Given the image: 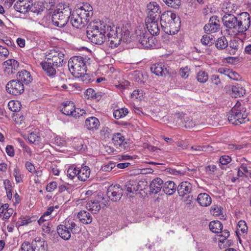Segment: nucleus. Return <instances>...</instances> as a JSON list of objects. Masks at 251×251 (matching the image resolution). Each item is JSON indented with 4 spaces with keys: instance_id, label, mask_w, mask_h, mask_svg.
Segmentation results:
<instances>
[{
    "instance_id": "44",
    "label": "nucleus",
    "mask_w": 251,
    "mask_h": 251,
    "mask_svg": "<svg viewBox=\"0 0 251 251\" xmlns=\"http://www.w3.org/2000/svg\"><path fill=\"white\" fill-rule=\"evenodd\" d=\"M133 79L135 81L139 82L140 84H144L145 82L143 75L139 72H134L133 73Z\"/></svg>"
},
{
    "instance_id": "19",
    "label": "nucleus",
    "mask_w": 251,
    "mask_h": 251,
    "mask_svg": "<svg viewBox=\"0 0 251 251\" xmlns=\"http://www.w3.org/2000/svg\"><path fill=\"white\" fill-rule=\"evenodd\" d=\"M192 185L188 181L180 183L177 187L178 194L180 197H184L189 194L192 191Z\"/></svg>"
},
{
    "instance_id": "32",
    "label": "nucleus",
    "mask_w": 251,
    "mask_h": 251,
    "mask_svg": "<svg viewBox=\"0 0 251 251\" xmlns=\"http://www.w3.org/2000/svg\"><path fill=\"white\" fill-rule=\"evenodd\" d=\"M63 108L61 109V112L66 115H71L73 112L75 105L72 101H67L63 103Z\"/></svg>"
},
{
    "instance_id": "4",
    "label": "nucleus",
    "mask_w": 251,
    "mask_h": 251,
    "mask_svg": "<svg viewBox=\"0 0 251 251\" xmlns=\"http://www.w3.org/2000/svg\"><path fill=\"white\" fill-rule=\"evenodd\" d=\"M89 9L86 11L84 9H79L76 14L73 11L71 13L70 22L72 25L76 28L83 27L89 22L93 15L92 7L89 6Z\"/></svg>"
},
{
    "instance_id": "58",
    "label": "nucleus",
    "mask_w": 251,
    "mask_h": 251,
    "mask_svg": "<svg viewBox=\"0 0 251 251\" xmlns=\"http://www.w3.org/2000/svg\"><path fill=\"white\" fill-rule=\"evenodd\" d=\"M6 152L9 156H14L15 154L13 147L11 145H7L5 149Z\"/></svg>"
},
{
    "instance_id": "36",
    "label": "nucleus",
    "mask_w": 251,
    "mask_h": 251,
    "mask_svg": "<svg viewBox=\"0 0 251 251\" xmlns=\"http://www.w3.org/2000/svg\"><path fill=\"white\" fill-rule=\"evenodd\" d=\"M86 207L88 210L91 211L94 213H97L100 209L99 202L95 201H92L87 202Z\"/></svg>"
},
{
    "instance_id": "12",
    "label": "nucleus",
    "mask_w": 251,
    "mask_h": 251,
    "mask_svg": "<svg viewBox=\"0 0 251 251\" xmlns=\"http://www.w3.org/2000/svg\"><path fill=\"white\" fill-rule=\"evenodd\" d=\"M237 19L238 17H237L233 14L227 13L226 12L222 20L224 25L226 28L229 29H235L237 31Z\"/></svg>"
},
{
    "instance_id": "57",
    "label": "nucleus",
    "mask_w": 251,
    "mask_h": 251,
    "mask_svg": "<svg viewBox=\"0 0 251 251\" xmlns=\"http://www.w3.org/2000/svg\"><path fill=\"white\" fill-rule=\"evenodd\" d=\"M40 137L34 133H31L28 137V140L32 143H34L36 141H38Z\"/></svg>"
},
{
    "instance_id": "9",
    "label": "nucleus",
    "mask_w": 251,
    "mask_h": 251,
    "mask_svg": "<svg viewBox=\"0 0 251 251\" xmlns=\"http://www.w3.org/2000/svg\"><path fill=\"white\" fill-rule=\"evenodd\" d=\"M237 32L245 33L251 25V17L248 12H242L238 16Z\"/></svg>"
},
{
    "instance_id": "3",
    "label": "nucleus",
    "mask_w": 251,
    "mask_h": 251,
    "mask_svg": "<svg viewBox=\"0 0 251 251\" xmlns=\"http://www.w3.org/2000/svg\"><path fill=\"white\" fill-rule=\"evenodd\" d=\"M71 13L72 9L69 5H59L52 14L51 19L54 25L59 27L65 26L70 19Z\"/></svg>"
},
{
    "instance_id": "24",
    "label": "nucleus",
    "mask_w": 251,
    "mask_h": 251,
    "mask_svg": "<svg viewBox=\"0 0 251 251\" xmlns=\"http://www.w3.org/2000/svg\"><path fill=\"white\" fill-rule=\"evenodd\" d=\"M57 231L58 235L64 240H68L71 238V232L67 226L59 225L57 227Z\"/></svg>"
},
{
    "instance_id": "10",
    "label": "nucleus",
    "mask_w": 251,
    "mask_h": 251,
    "mask_svg": "<svg viewBox=\"0 0 251 251\" xmlns=\"http://www.w3.org/2000/svg\"><path fill=\"white\" fill-rule=\"evenodd\" d=\"M6 90L9 94L17 96L23 93L25 89L24 84L16 79L11 80L7 83Z\"/></svg>"
},
{
    "instance_id": "48",
    "label": "nucleus",
    "mask_w": 251,
    "mask_h": 251,
    "mask_svg": "<svg viewBox=\"0 0 251 251\" xmlns=\"http://www.w3.org/2000/svg\"><path fill=\"white\" fill-rule=\"evenodd\" d=\"M237 230L241 231L243 233L247 232L248 227L245 221L241 220L238 222Z\"/></svg>"
},
{
    "instance_id": "38",
    "label": "nucleus",
    "mask_w": 251,
    "mask_h": 251,
    "mask_svg": "<svg viewBox=\"0 0 251 251\" xmlns=\"http://www.w3.org/2000/svg\"><path fill=\"white\" fill-rule=\"evenodd\" d=\"M14 7L17 11L21 13L25 14L28 12V3H20L19 2H16L14 4Z\"/></svg>"
},
{
    "instance_id": "8",
    "label": "nucleus",
    "mask_w": 251,
    "mask_h": 251,
    "mask_svg": "<svg viewBox=\"0 0 251 251\" xmlns=\"http://www.w3.org/2000/svg\"><path fill=\"white\" fill-rule=\"evenodd\" d=\"M137 40L143 48H151L155 46V38L151 36L145 28L136 30Z\"/></svg>"
},
{
    "instance_id": "51",
    "label": "nucleus",
    "mask_w": 251,
    "mask_h": 251,
    "mask_svg": "<svg viewBox=\"0 0 251 251\" xmlns=\"http://www.w3.org/2000/svg\"><path fill=\"white\" fill-rule=\"evenodd\" d=\"M80 77L81 78L82 81L86 84L88 83L93 80L92 78V76L88 74H86V73L84 75H82V76Z\"/></svg>"
},
{
    "instance_id": "5",
    "label": "nucleus",
    "mask_w": 251,
    "mask_h": 251,
    "mask_svg": "<svg viewBox=\"0 0 251 251\" xmlns=\"http://www.w3.org/2000/svg\"><path fill=\"white\" fill-rule=\"evenodd\" d=\"M69 71L74 76L79 78L86 72V66L82 57L74 56L70 59L68 63Z\"/></svg>"
},
{
    "instance_id": "35",
    "label": "nucleus",
    "mask_w": 251,
    "mask_h": 251,
    "mask_svg": "<svg viewBox=\"0 0 251 251\" xmlns=\"http://www.w3.org/2000/svg\"><path fill=\"white\" fill-rule=\"evenodd\" d=\"M112 140L115 145L120 147L126 143V142H125V138L124 136L120 133H117L114 134Z\"/></svg>"
},
{
    "instance_id": "52",
    "label": "nucleus",
    "mask_w": 251,
    "mask_h": 251,
    "mask_svg": "<svg viewBox=\"0 0 251 251\" xmlns=\"http://www.w3.org/2000/svg\"><path fill=\"white\" fill-rule=\"evenodd\" d=\"M13 175L15 176V180L17 183H20L22 181V178L21 175L20 174L18 168H15L14 170Z\"/></svg>"
},
{
    "instance_id": "1",
    "label": "nucleus",
    "mask_w": 251,
    "mask_h": 251,
    "mask_svg": "<svg viewBox=\"0 0 251 251\" xmlns=\"http://www.w3.org/2000/svg\"><path fill=\"white\" fill-rule=\"evenodd\" d=\"M66 63L64 52L59 50H51L46 53V58L40 65L48 76H54L56 69L62 67Z\"/></svg>"
},
{
    "instance_id": "56",
    "label": "nucleus",
    "mask_w": 251,
    "mask_h": 251,
    "mask_svg": "<svg viewBox=\"0 0 251 251\" xmlns=\"http://www.w3.org/2000/svg\"><path fill=\"white\" fill-rule=\"evenodd\" d=\"M216 166L214 165H208L205 168V170L208 175H211L216 171Z\"/></svg>"
},
{
    "instance_id": "47",
    "label": "nucleus",
    "mask_w": 251,
    "mask_h": 251,
    "mask_svg": "<svg viewBox=\"0 0 251 251\" xmlns=\"http://www.w3.org/2000/svg\"><path fill=\"white\" fill-rule=\"evenodd\" d=\"M77 168L71 166L67 171V176L69 178L73 179L75 176H77Z\"/></svg>"
},
{
    "instance_id": "31",
    "label": "nucleus",
    "mask_w": 251,
    "mask_h": 251,
    "mask_svg": "<svg viewBox=\"0 0 251 251\" xmlns=\"http://www.w3.org/2000/svg\"><path fill=\"white\" fill-rule=\"evenodd\" d=\"M85 125L89 130L98 129L100 125V122L97 118L91 117L86 120Z\"/></svg>"
},
{
    "instance_id": "55",
    "label": "nucleus",
    "mask_w": 251,
    "mask_h": 251,
    "mask_svg": "<svg viewBox=\"0 0 251 251\" xmlns=\"http://www.w3.org/2000/svg\"><path fill=\"white\" fill-rule=\"evenodd\" d=\"M222 232V234L221 235H219V236L221 237H223V239H220L219 241L222 243L224 242V241L226 240L227 238H228L229 236V232L226 230L225 229L224 230H222L221 232Z\"/></svg>"
},
{
    "instance_id": "59",
    "label": "nucleus",
    "mask_w": 251,
    "mask_h": 251,
    "mask_svg": "<svg viewBox=\"0 0 251 251\" xmlns=\"http://www.w3.org/2000/svg\"><path fill=\"white\" fill-rule=\"evenodd\" d=\"M228 77L235 80H238L240 79V76L236 72L232 71V70H231L230 74H229Z\"/></svg>"
},
{
    "instance_id": "16",
    "label": "nucleus",
    "mask_w": 251,
    "mask_h": 251,
    "mask_svg": "<svg viewBox=\"0 0 251 251\" xmlns=\"http://www.w3.org/2000/svg\"><path fill=\"white\" fill-rule=\"evenodd\" d=\"M3 66L4 73L9 75L16 73L19 68V63L15 59H10L3 62Z\"/></svg>"
},
{
    "instance_id": "6",
    "label": "nucleus",
    "mask_w": 251,
    "mask_h": 251,
    "mask_svg": "<svg viewBox=\"0 0 251 251\" xmlns=\"http://www.w3.org/2000/svg\"><path fill=\"white\" fill-rule=\"evenodd\" d=\"M117 35L108 38L107 45L111 48H115L120 45L121 41L126 43L129 41V31L126 26L116 27Z\"/></svg>"
},
{
    "instance_id": "33",
    "label": "nucleus",
    "mask_w": 251,
    "mask_h": 251,
    "mask_svg": "<svg viewBox=\"0 0 251 251\" xmlns=\"http://www.w3.org/2000/svg\"><path fill=\"white\" fill-rule=\"evenodd\" d=\"M209 227L212 232L219 233L222 231L223 226L219 221H213L210 222Z\"/></svg>"
},
{
    "instance_id": "30",
    "label": "nucleus",
    "mask_w": 251,
    "mask_h": 251,
    "mask_svg": "<svg viewBox=\"0 0 251 251\" xmlns=\"http://www.w3.org/2000/svg\"><path fill=\"white\" fill-rule=\"evenodd\" d=\"M246 93V90L240 85L237 84L232 86L230 95L232 97L237 98L243 96Z\"/></svg>"
},
{
    "instance_id": "34",
    "label": "nucleus",
    "mask_w": 251,
    "mask_h": 251,
    "mask_svg": "<svg viewBox=\"0 0 251 251\" xmlns=\"http://www.w3.org/2000/svg\"><path fill=\"white\" fill-rule=\"evenodd\" d=\"M201 42L203 45L210 47L215 43V40L214 36L211 33H207L202 36Z\"/></svg>"
},
{
    "instance_id": "49",
    "label": "nucleus",
    "mask_w": 251,
    "mask_h": 251,
    "mask_svg": "<svg viewBox=\"0 0 251 251\" xmlns=\"http://www.w3.org/2000/svg\"><path fill=\"white\" fill-rule=\"evenodd\" d=\"M85 113V111L82 109L78 108H75V107L74 109L73 110V112L72 114V116L74 117H79L80 116H82L83 114Z\"/></svg>"
},
{
    "instance_id": "17",
    "label": "nucleus",
    "mask_w": 251,
    "mask_h": 251,
    "mask_svg": "<svg viewBox=\"0 0 251 251\" xmlns=\"http://www.w3.org/2000/svg\"><path fill=\"white\" fill-rule=\"evenodd\" d=\"M158 20H153L151 19H146V25L148 31L151 35H157L160 32V28L158 23Z\"/></svg>"
},
{
    "instance_id": "62",
    "label": "nucleus",
    "mask_w": 251,
    "mask_h": 251,
    "mask_svg": "<svg viewBox=\"0 0 251 251\" xmlns=\"http://www.w3.org/2000/svg\"><path fill=\"white\" fill-rule=\"evenodd\" d=\"M230 71L231 70L230 69L225 68H220L218 70V73L226 75L228 77L229 76V74H230Z\"/></svg>"
},
{
    "instance_id": "54",
    "label": "nucleus",
    "mask_w": 251,
    "mask_h": 251,
    "mask_svg": "<svg viewBox=\"0 0 251 251\" xmlns=\"http://www.w3.org/2000/svg\"><path fill=\"white\" fill-rule=\"evenodd\" d=\"M115 165L114 163H110L101 167V170L105 172H109L115 167Z\"/></svg>"
},
{
    "instance_id": "20",
    "label": "nucleus",
    "mask_w": 251,
    "mask_h": 251,
    "mask_svg": "<svg viewBox=\"0 0 251 251\" xmlns=\"http://www.w3.org/2000/svg\"><path fill=\"white\" fill-rule=\"evenodd\" d=\"M177 17L176 14L171 11H167L163 12L161 16L160 15L159 17L162 28H163L164 25L166 26L170 22H172L173 20L176 19Z\"/></svg>"
},
{
    "instance_id": "29",
    "label": "nucleus",
    "mask_w": 251,
    "mask_h": 251,
    "mask_svg": "<svg viewBox=\"0 0 251 251\" xmlns=\"http://www.w3.org/2000/svg\"><path fill=\"white\" fill-rule=\"evenodd\" d=\"M79 221L83 224H89L92 221V217L90 213L86 211H81L77 214Z\"/></svg>"
},
{
    "instance_id": "11",
    "label": "nucleus",
    "mask_w": 251,
    "mask_h": 251,
    "mask_svg": "<svg viewBox=\"0 0 251 251\" xmlns=\"http://www.w3.org/2000/svg\"><path fill=\"white\" fill-rule=\"evenodd\" d=\"M123 190L119 184H112L109 186L107 190V196L112 201H119L123 196Z\"/></svg>"
},
{
    "instance_id": "2",
    "label": "nucleus",
    "mask_w": 251,
    "mask_h": 251,
    "mask_svg": "<svg viewBox=\"0 0 251 251\" xmlns=\"http://www.w3.org/2000/svg\"><path fill=\"white\" fill-rule=\"evenodd\" d=\"M105 27L109 28L101 21L90 23L87 28V37L92 43L101 45L105 39Z\"/></svg>"
},
{
    "instance_id": "21",
    "label": "nucleus",
    "mask_w": 251,
    "mask_h": 251,
    "mask_svg": "<svg viewBox=\"0 0 251 251\" xmlns=\"http://www.w3.org/2000/svg\"><path fill=\"white\" fill-rule=\"evenodd\" d=\"M17 79L21 83L27 85L32 81V78L29 72L23 70L18 73Z\"/></svg>"
},
{
    "instance_id": "23",
    "label": "nucleus",
    "mask_w": 251,
    "mask_h": 251,
    "mask_svg": "<svg viewBox=\"0 0 251 251\" xmlns=\"http://www.w3.org/2000/svg\"><path fill=\"white\" fill-rule=\"evenodd\" d=\"M151 70L152 73L158 76H163L168 73V70L161 63L152 65Z\"/></svg>"
},
{
    "instance_id": "7",
    "label": "nucleus",
    "mask_w": 251,
    "mask_h": 251,
    "mask_svg": "<svg viewBox=\"0 0 251 251\" xmlns=\"http://www.w3.org/2000/svg\"><path fill=\"white\" fill-rule=\"evenodd\" d=\"M236 107H232L226 115L229 122L234 125H238L249 121L246 109Z\"/></svg>"
},
{
    "instance_id": "18",
    "label": "nucleus",
    "mask_w": 251,
    "mask_h": 251,
    "mask_svg": "<svg viewBox=\"0 0 251 251\" xmlns=\"http://www.w3.org/2000/svg\"><path fill=\"white\" fill-rule=\"evenodd\" d=\"M163 181L159 177L153 179L149 185L150 193L156 194L163 189Z\"/></svg>"
},
{
    "instance_id": "15",
    "label": "nucleus",
    "mask_w": 251,
    "mask_h": 251,
    "mask_svg": "<svg viewBox=\"0 0 251 251\" xmlns=\"http://www.w3.org/2000/svg\"><path fill=\"white\" fill-rule=\"evenodd\" d=\"M180 26L179 18L177 17L168 24L166 26H163L162 29L164 31L168 34L174 35L178 32Z\"/></svg>"
},
{
    "instance_id": "28",
    "label": "nucleus",
    "mask_w": 251,
    "mask_h": 251,
    "mask_svg": "<svg viewBox=\"0 0 251 251\" xmlns=\"http://www.w3.org/2000/svg\"><path fill=\"white\" fill-rule=\"evenodd\" d=\"M176 191V184L172 181H167L163 183V191L169 195H173Z\"/></svg>"
},
{
    "instance_id": "13",
    "label": "nucleus",
    "mask_w": 251,
    "mask_h": 251,
    "mask_svg": "<svg viewBox=\"0 0 251 251\" xmlns=\"http://www.w3.org/2000/svg\"><path fill=\"white\" fill-rule=\"evenodd\" d=\"M221 29L218 17L213 16L210 18L209 23L206 24L203 29L206 33H214L219 31Z\"/></svg>"
},
{
    "instance_id": "45",
    "label": "nucleus",
    "mask_w": 251,
    "mask_h": 251,
    "mask_svg": "<svg viewBox=\"0 0 251 251\" xmlns=\"http://www.w3.org/2000/svg\"><path fill=\"white\" fill-rule=\"evenodd\" d=\"M107 27H108L109 28H108L105 27L104 28L106 30L105 35L106 34L108 38L117 35V32H116V27H114V26L111 27L109 25H107Z\"/></svg>"
},
{
    "instance_id": "50",
    "label": "nucleus",
    "mask_w": 251,
    "mask_h": 251,
    "mask_svg": "<svg viewBox=\"0 0 251 251\" xmlns=\"http://www.w3.org/2000/svg\"><path fill=\"white\" fill-rule=\"evenodd\" d=\"M231 161V158L228 155L222 156L219 159L220 163L223 165H226L230 163Z\"/></svg>"
},
{
    "instance_id": "64",
    "label": "nucleus",
    "mask_w": 251,
    "mask_h": 251,
    "mask_svg": "<svg viewBox=\"0 0 251 251\" xmlns=\"http://www.w3.org/2000/svg\"><path fill=\"white\" fill-rule=\"evenodd\" d=\"M144 148L145 149H148V150L150 151H155L156 150H159V149H158L157 147H154V146H152L151 145H149L147 143H145V144H144Z\"/></svg>"
},
{
    "instance_id": "37",
    "label": "nucleus",
    "mask_w": 251,
    "mask_h": 251,
    "mask_svg": "<svg viewBox=\"0 0 251 251\" xmlns=\"http://www.w3.org/2000/svg\"><path fill=\"white\" fill-rule=\"evenodd\" d=\"M228 46V42L225 36H222L218 38L215 43V47L218 50H222L226 48Z\"/></svg>"
},
{
    "instance_id": "63",
    "label": "nucleus",
    "mask_w": 251,
    "mask_h": 251,
    "mask_svg": "<svg viewBox=\"0 0 251 251\" xmlns=\"http://www.w3.org/2000/svg\"><path fill=\"white\" fill-rule=\"evenodd\" d=\"M211 80L212 82L215 85H218L221 83V81L218 75H213L211 76Z\"/></svg>"
},
{
    "instance_id": "43",
    "label": "nucleus",
    "mask_w": 251,
    "mask_h": 251,
    "mask_svg": "<svg viewBox=\"0 0 251 251\" xmlns=\"http://www.w3.org/2000/svg\"><path fill=\"white\" fill-rule=\"evenodd\" d=\"M184 126L186 128H191L195 127L196 126L195 122H193L192 118L186 116L184 118V123H183Z\"/></svg>"
},
{
    "instance_id": "53",
    "label": "nucleus",
    "mask_w": 251,
    "mask_h": 251,
    "mask_svg": "<svg viewBox=\"0 0 251 251\" xmlns=\"http://www.w3.org/2000/svg\"><path fill=\"white\" fill-rule=\"evenodd\" d=\"M180 75L182 78H186L189 76V69L187 67L180 69Z\"/></svg>"
},
{
    "instance_id": "39",
    "label": "nucleus",
    "mask_w": 251,
    "mask_h": 251,
    "mask_svg": "<svg viewBox=\"0 0 251 251\" xmlns=\"http://www.w3.org/2000/svg\"><path fill=\"white\" fill-rule=\"evenodd\" d=\"M65 226H67L68 229L70 231L71 230L73 234L78 233L80 230L79 226L70 220L68 221L67 224L66 223Z\"/></svg>"
},
{
    "instance_id": "25",
    "label": "nucleus",
    "mask_w": 251,
    "mask_h": 251,
    "mask_svg": "<svg viewBox=\"0 0 251 251\" xmlns=\"http://www.w3.org/2000/svg\"><path fill=\"white\" fill-rule=\"evenodd\" d=\"M197 201L199 204L202 206H208L211 203V198L206 193H201L200 194L197 199Z\"/></svg>"
},
{
    "instance_id": "60",
    "label": "nucleus",
    "mask_w": 251,
    "mask_h": 251,
    "mask_svg": "<svg viewBox=\"0 0 251 251\" xmlns=\"http://www.w3.org/2000/svg\"><path fill=\"white\" fill-rule=\"evenodd\" d=\"M57 187V183L56 182H50L46 187V190L48 192H52Z\"/></svg>"
},
{
    "instance_id": "22",
    "label": "nucleus",
    "mask_w": 251,
    "mask_h": 251,
    "mask_svg": "<svg viewBox=\"0 0 251 251\" xmlns=\"http://www.w3.org/2000/svg\"><path fill=\"white\" fill-rule=\"evenodd\" d=\"M35 251H47L48 244L46 241L40 237H36L32 243Z\"/></svg>"
},
{
    "instance_id": "41",
    "label": "nucleus",
    "mask_w": 251,
    "mask_h": 251,
    "mask_svg": "<svg viewBox=\"0 0 251 251\" xmlns=\"http://www.w3.org/2000/svg\"><path fill=\"white\" fill-rule=\"evenodd\" d=\"M9 109L13 112L19 111L21 108V104L19 101H14L13 100L10 101L8 103Z\"/></svg>"
},
{
    "instance_id": "40",
    "label": "nucleus",
    "mask_w": 251,
    "mask_h": 251,
    "mask_svg": "<svg viewBox=\"0 0 251 251\" xmlns=\"http://www.w3.org/2000/svg\"><path fill=\"white\" fill-rule=\"evenodd\" d=\"M197 79L200 83H205L208 79V75L204 71H199L197 75Z\"/></svg>"
},
{
    "instance_id": "27",
    "label": "nucleus",
    "mask_w": 251,
    "mask_h": 251,
    "mask_svg": "<svg viewBox=\"0 0 251 251\" xmlns=\"http://www.w3.org/2000/svg\"><path fill=\"white\" fill-rule=\"evenodd\" d=\"M77 174L78 178L81 181H84L89 177L90 170L88 166H85L80 169L78 168Z\"/></svg>"
},
{
    "instance_id": "42",
    "label": "nucleus",
    "mask_w": 251,
    "mask_h": 251,
    "mask_svg": "<svg viewBox=\"0 0 251 251\" xmlns=\"http://www.w3.org/2000/svg\"><path fill=\"white\" fill-rule=\"evenodd\" d=\"M135 182L133 181H129L127 182L125 186L126 190L129 193H132L134 191H138L139 189L138 185L135 186L134 184Z\"/></svg>"
},
{
    "instance_id": "14",
    "label": "nucleus",
    "mask_w": 251,
    "mask_h": 251,
    "mask_svg": "<svg viewBox=\"0 0 251 251\" xmlns=\"http://www.w3.org/2000/svg\"><path fill=\"white\" fill-rule=\"evenodd\" d=\"M146 11L148 15L146 19L153 20L159 19L161 10L160 6L156 2H151L148 4Z\"/></svg>"
},
{
    "instance_id": "46",
    "label": "nucleus",
    "mask_w": 251,
    "mask_h": 251,
    "mask_svg": "<svg viewBox=\"0 0 251 251\" xmlns=\"http://www.w3.org/2000/svg\"><path fill=\"white\" fill-rule=\"evenodd\" d=\"M21 251H35L32 244L29 242L25 241L21 246Z\"/></svg>"
},
{
    "instance_id": "26",
    "label": "nucleus",
    "mask_w": 251,
    "mask_h": 251,
    "mask_svg": "<svg viewBox=\"0 0 251 251\" xmlns=\"http://www.w3.org/2000/svg\"><path fill=\"white\" fill-rule=\"evenodd\" d=\"M45 8L44 3L42 2H36L31 5L28 4V12L30 11L39 15L43 12Z\"/></svg>"
},
{
    "instance_id": "61",
    "label": "nucleus",
    "mask_w": 251,
    "mask_h": 251,
    "mask_svg": "<svg viewBox=\"0 0 251 251\" xmlns=\"http://www.w3.org/2000/svg\"><path fill=\"white\" fill-rule=\"evenodd\" d=\"M13 212V210L12 208H8L6 210V211L4 212V214L3 216V219H8L10 216L12 214Z\"/></svg>"
}]
</instances>
